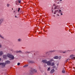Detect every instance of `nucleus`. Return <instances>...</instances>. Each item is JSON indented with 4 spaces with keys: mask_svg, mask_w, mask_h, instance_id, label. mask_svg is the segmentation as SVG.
Returning a JSON list of instances; mask_svg holds the SVG:
<instances>
[{
    "mask_svg": "<svg viewBox=\"0 0 75 75\" xmlns=\"http://www.w3.org/2000/svg\"><path fill=\"white\" fill-rule=\"evenodd\" d=\"M59 8V6L58 5H56L55 4H54L53 5L52 9V10H54V14H55L57 13H60L61 15H63L62 12L61 11V10H58V9Z\"/></svg>",
    "mask_w": 75,
    "mask_h": 75,
    "instance_id": "1",
    "label": "nucleus"
},
{
    "mask_svg": "<svg viewBox=\"0 0 75 75\" xmlns=\"http://www.w3.org/2000/svg\"><path fill=\"white\" fill-rule=\"evenodd\" d=\"M10 58V54H8L7 55H4L3 56V58L5 59H6L7 58V57Z\"/></svg>",
    "mask_w": 75,
    "mask_h": 75,
    "instance_id": "2",
    "label": "nucleus"
},
{
    "mask_svg": "<svg viewBox=\"0 0 75 75\" xmlns=\"http://www.w3.org/2000/svg\"><path fill=\"white\" fill-rule=\"evenodd\" d=\"M14 56L12 54H10V60H14Z\"/></svg>",
    "mask_w": 75,
    "mask_h": 75,
    "instance_id": "3",
    "label": "nucleus"
},
{
    "mask_svg": "<svg viewBox=\"0 0 75 75\" xmlns=\"http://www.w3.org/2000/svg\"><path fill=\"white\" fill-rule=\"evenodd\" d=\"M37 70H36L35 69H33L32 71H31V72L30 73L31 74H33V72H35V73H36L37 72Z\"/></svg>",
    "mask_w": 75,
    "mask_h": 75,
    "instance_id": "4",
    "label": "nucleus"
},
{
    "mask_svg": "<svg viewBox=\"0 0 75 75\" xmlns=\"http://www.w3.org/2000/svg\"><path fill=\"white\" fill-rule=\"evenodd\" d=\"M46 64H47V65H48V66H51V63L50 61H47Z\"/></svg>",
    "mask_w": 75,
    "mask_h": 75,
    "instance_id": "5",
    "label": "nucleus"
},
{
    "mask_svg": "<svg viewBox=\"0 0 75 75\" xmlns=\"http://www.w3.org/2000/svg\"><path fill=\"white\" fill-rule=\"evenodd\" d=\"M18 3H21V0H17L16 1L15 3L16 4V5H17Z\"/></svg>",
    "mask_w": 75,
    "mask_h": 75,
    "instance_id": "6",
    "label": "nucleus"
},
{
    "mask_svg": "<svg viewBox=\"0 0 75 75\" xmlns=\"http://www.w3.org/2000/svg\"><path fill=\"white\" fill-rule=\"evenodd\" d=\"M0 65H2V66L3 67H4L5 66H6V63H0Z\"/></svg>",
    "mask_w": 75,
    "mask_h": 75,
    "instance_id": "7",
    "label": "nucleus"
},
{
    "mask_svg": "<svg viewBox=\"0 0 75 75\" xmlns=\"http://www.w3.org/2000/svg\"><path fill=\"white\" fill-rule=\"evenodd\" d=\"M28 63H30V64L34 63V62L33 61L29 60L28 61Z\"/></svg>",
    "mask_w": 75,
    "mask_h": 75,
    "instance_id": "8",
    "label": "nucleus"
},
{
    "mask_svg": "<svg viewBox=\"0 0 75 75\" xmlns=\"http://www.w3.org/2000/svg\"><path fill=\"white\" fill-rule=\"evenodd\" d=\"M54 72H55V70L53 69L51 71L50 73V74H53Z\"/></svg>",
    "mask_w": 75,
    "mask_h": 75,
    "instance_id": "9",
    "label": "nucleus"
},
{
    "mask_svg": "<svg viewBox=\"0 0 75 75\" xmlns=\"http://www.w3.org/2000/svg\"><path fill=\"white\" fill-rule=\"evenodd\" d=\"M42 62H43L44 64H47V61L46 60H42Z\"/></svg>",
    "mask_w": 75,
    "mask_h": 75,
    "instance_id": "10",
    "label": "nucleus"
},
{
    "mask_svg": "<svg viewBox=\"0 0 75 75\" xmlns=\"http://www.w3.org/2000/svg\"><path fill=\"white\" fill-rule=\"evenodd\" d=\"M3 54V52L2 51H0V57Z\"/></svg>",
    "mask_w": 75,
    "mask_h": 75,
    "instance_id": "11",
    "label": "nucleus"
},
{
    "mask_svg": "<svg viewBox=\"0 0 75 75\" xmlns=\"http://www.w3.org/2000/svg\"><path fill=\"white\" fill-rule=\"evenodd\" d=\"M55 65V63L54 62H52L51 63V64L50 65L51 66H52V67H53V66H54Z\"/></svg>",
    "mask_w": 75,
    "mask_h": 75,
    "instance_id": "12",
    "label": "nucleus"
},
{
    "mask_svg": "<svg viewBox=\"0 0 75 75\" xmlns=\"http://www.w3.org/2000/svg\"><path fill=\"white\" fill-rule=\"evenodd\" d=\"M53 58L54 59H58V56H56L53 57Z\"/></svg>",
    "mask_w": 75,
    "mask_h": 75,
    "instance_id": "13",
    "label": "nucleus"
},
{
    "mask_svg": "<svg viewBox=\"0 0 75 75\" xmlns=\"http://www.w3.org/2000/svg\"><path fill=\"white\" fill-rule=\"evenodd\" d=\"M3 21V19L2 18L0 19V24H1V23H2Z\"/></svg>",
    "mask_w": 75,
    "mask_h": 75,
    "instance_id": "14",
    "label": "nucleus"
},
{
    "mask_svg": "<svg viewBox=\"0 0 75 75\" xmlns=\"http://www.w3.org/2000/svg\"><path fill=\"white\" fill-rule=\"evenodd\" d=\"M56 2L57 4H59L60 3V1H59V0H57Z\"/></svg>",
    "mask_w": 75,
    "mask_h": 75,
    "instance_id": "15",
    "label": "nucleus"
},
{
    "mask_svg": "<svg viewBox=\"0 0 75 75\" xmlns=\"http://www.w3.org/2000/svg\"><path fill=\"white\" fill-rule=\"evenodd\" d=\"M65 68H63V70L62 71V73H65Z\"/></svg>",
    "mask_w": 75,
    "mask_h": 75,
    "instance_id": "16",
    "label": "nucleus"
},
{
    "mask_svg": "<svg viewBox=\"0 0 75 75\" xmlns=\"http://www.w3.org/2000/svg\"><path fill=\"white\" fill-rule=\"evenodd\" d=\"M54 61V59L53 58L50 59V62H52V61Z\"/></svg>",
    "mask_w": 75,
    "mask_h": 75,
    "instance_id": "17",
    "label": "nucleus"
},
{
    "mask_svg": "<svg viewBox=\"0 0 75 75\" xmlns=\"http://www.w3.org/2000/svg\"><path fill=\"white\" fill-rule=\"evenodd\" d=\"M9 63H10V61H6L5 64H9Z\"/></svg>",
    "mask_w": 75,
    "mask_h": 75,
    "instance_id": "18",
    "label": "nucleus"
},
{
    "mask_svg": "<svg viewBox=\"0 0 75 75\" xmlns=\"http://www.w3.org/2000/svg\"><path fill=\"white\" fill-rule=\"evenodd\" d=\"M10 52H13L14 51V50H13V49H11L10 50Z\"/></svg>",
    "mask_w": 75,
    "mask_h": 75,
    "instance_id": "19",
    "label": "nucleus"
},
{
    "mask_svg": "<svg viewBox=\"0 0 75 75\" xmlns=\"http://www.w3.org/2000/svg\"><path fill=\"white\" fill-rule=\"evenodd\" d=\"M68 60L69 61V60H70V59H68L66 60H65V62H67V61H68Z\"/></svg>",
    "mask_w": 75,
    "mask_h": 75,
    "instance_id": "20",
    "label": "nucleus"
},
{
    "mask_svg": "<svg viewBox=\"0 0 75 75\" xmlns=\"http://www.w3.org/2000/svg\"><path fill=\"white\" fill-rule=\"evenodd\" d=\"M0 37L1 38H2V39H4V38L2 35H0Z\"/></svg>",
    "mask_w": 75,
    "mask_h": 75,
    "instance_id": "21",
    "label": "nucleus"
},
{
    "mask_svg": "<svg viewBox=\"0 0 75 75\" xmlns=\"http://www.w3.org/2000/svg\"><path fill=\"white\" fill-rule=\"evenodd\" d=\"M18 42H20V41H21V39H18Z\"/></svg>",
    "mask_w": 75,
    "mask_h": 75,
    "instance_id": "22",
    "label": "nucleus"
},
{
    "mask_svg": "<svg viewBox=\"0 0 75 75\" xmlns=\"http://www.w3.org/2000/svg\"><path fill=\"white\" fill-rule=\"evenodd\" d=\"M75 56L74 55V54H71L70 56V57H74Z\"/></svg>",
    "mask_w": 75,
    "mask_h": 75,
    "instance_id": "23",
    "label": "nucleus"
},
{
    "mask_svg": "<svg viewBox=\"0 0 75 75\" xmlns=\"http://www.w3.org/2000/svg\"><path fill=\"white\" fill-rule=\"evenodd\" d=\"M71 59L73 60H74V59H75V57H72L71 58Z\"/></svg>",
    "mask_w": 75,
    "mask_h": 75,
    "instance_id": "24",
    "label": "nucleus"
},
{
    "mask_svg": "<svg viewBox=\"0 0 75 75\" xmlns=\"http://www.w3.org/2000/svg\"><path fill=\"white\" fill-rule=\"evenodd\" d=\"M21 52V51L20 50H19V51H16V52H17V53H18V52Z\"/></svg>",
    "mask_w": 75,
    "mask_h": 75,
    "instance_id": "25",
    "label": "nucleus"
},
{
    "mask_svg": "<svg viewBox=\"0 0 75 75\" xmlns=\"http://www.w3.org/2000/svg\"><path fill=\"white\" fill-rule=\"evenodd\" d=\"M50 67L48 68L47 69L48 71H50Z\"/></svg>",
    "mask_w": 75,
    "mask_h": 75,
    "instance_id": "26",
    "label": "nucleus"
},
{
    "mask_svg": "<svg viewBox=\"0 0 75 75\" xmlns=\"http://www.w3.org/2000/svg\"><path fill=\"white\" fill-rule=\"evenodd\" d=\"M10 6V4H7V5H6V6L7 7H9Z\"/></svg>",
    "mask_w": 75,
    "mask_h": 75,
    "instance_id": "27",
    "label": "nucleus"
},
{
    "mask_svg": "<svg viewBox=\"0 0 75 75\" xmlns=\"http://www.w3.org/2000/svg\"><path fill=\"white\" fill-rule=\"evenodd\" d=\"M58 52H63L62 50H59Z\"/></svg>",
    "mask_w": 75,
    "mask_h": 75,
    "instance_id": "28",
    "label": "nucleus"
},
{
    "mask_svg": "<svg viewBox=\"0 0 75 75\" xmlns=\"http://www.w3.org/2000/svg\"><path fill=\"white\" fill-rule=\"evenodd\" d=\"M28 67V65H25L23 67Z\"/></svg>",
    "mask_w": 75,
    "mask_h": 75,
    "instance_id": "29",
    "label": "nucleus"
},
{
    "mask_svg": "<svg viewBox=\"0 0 75 75\" xmlns=\"http://www.w3.org/2000/svg\"><path fill=\"white\" fill-rule=\"evenodd\" d=\"M20 65V63H18L17 64V65L18 66V65Z\"/></svg>",
    "mask_w": 75,
    "mask_h": 75,
    "instance_id": "30",
    "label": "nucleus"
},
{
    "mask_svg": "<svg viewBox=\"0 0 75 75\" xmlns=\"http://www.w3.org/2000/svg\"><path fill=\"white\" fill-rule=\"evenodd\" d=\"M30 52H26V54H27L28 53H30Z\"/></svg>",
    "mask_w": 75,
    "mask_h": 75,
    "instance_id": "31",
    "label": "nucleus"
},
{
    "mask_svg": "<svg viewBox=\"0 0 75 75\" xmlns=\"http://www.w3.org/2000/svg\"><path fill=\"white\" fill-rule=\"evenodd\" d=\"M1 47H2V45L0 44V48H1Z\"/></svg>",
    "mask_w": 75,
    "mask_h": 75,
    "instance_id": "32",
    "label": "nucleus"
},
{
    "mask_svg": "<svg viewBox=\"0 0 75 75\" xmlns=\"http://www.w3.org/2000/svg\"><path fill=\"white\" fill-rule=\"evenodd\" d=\"M20 8H18V11L19 12L20 11Z\"/></svg>",
    "mask_w": 75,
    "mask_h": 75,
    "instance_id": "33",
    "label": "nucleus"
},
{
    "mask_svg": "<svg viewBox=\"0 0 75 75\" xmlns=\"http://www.w3.org/2000/svg\"><path fill=\"white\" fill-rule=\"evenodd\" d=\"M59 59H61V56H59Z\"/></svg>",
    "mask_w": 75,
    "mask_h": 75,
    "instance_id": "34",
    "label": "nucleus"
},
{
    "mask_svg": "<svg viewBox=\"0 0 75 75\" xmlns=\"http://www.w3.org/2000/svg\"><path fill=\"white\" fill-rule=\"evenodd\" d=\"M65 52H66V51H64V52H62L63 53H65Z\"/></svg>",
    "mask_w": 75,
    "mask_h": 75,
    "instance_id": "35",
    "label": "nucleus"
},
{
    "mask_svg": "<svg viewBox=\"0 0 75 75\" xmlns=\"http://www.w3.org/2000/svg\"><path fill=\"white\" fill-rule=\"evenodd\" d=\"M60 1H62V0H59Z\"/></svg>",
    "mask_w": 75,
    "mask_h": 75,
    "instance_id": "36",
    "label": "nucleus"
},
{
    "mask_svg": "<svg viewBox=\"0 0 75 75\" xmlns=\"http://www.w3.org/2000/svg\"><path fill=\"white\" fill-rule=\"evenodd\" d=\"M54 11H53V10H52V13H53V12Z\"/></svg>",
    "mask_w": 75,
    "mask_h": 75,
    "instance_id": "37",
    "label": "nucleus"
},
{
    "mask_svg": "<svg viewBox=\"0 0 75 75\" xmlns=\"http://www.w3.org/2000/svg\"><path fill=\"white\" fill-rule=\"evenodd\" d=\"M15 17H16V18H18V17H17L16 16H15Z\"/></svg>",
    "mask_w": 75,
    "mask_h": 75,
    "instance_id": "38",
    "label": "nucleus"
},
{
    "mask_svg": "<svg viewBox=\"0 0 75 75\" xmlns=\"http://www.w3.org/2000/svg\"><path fill=\"white\" fill-rule=\"evenodd\" d=\"M1 60V59L0 58V61Z\"/></svg>",
    "mask_w": 75,
    "mask_h": 75,
    "instance_id": "39",
    "label": "nucleus"
},
{
    "mask_svg": "<svg viewBox=\"0 0 75 75\" xmlns=\"http://www.w3.org/2000/svg\"><path fill=\"white\" fill-rule=\"evenodd\" d=\"M57 16H59V15L57 14Z\"/></svg>",
    "mask_w": 75,
    "mask_h": 75,
    "instance_id": "40",
    "label": "nucleus"
},
{
    "mask_svg": "<svg viewBox=\"0 0 75 75\" xmlns=\"http://www.w3.org/2000/svg\"><path fill=\"white\" fill-rule=\"evenodd\" d=\"M54 51H52V52H53Z\"/></svg>",
    "mask_w": 75,
    "mask_h": 75,
    "instance_id": "41",
    "label": "nucleus"
},
{
    "mask_svg": "<svg viewBox=\"0 0 75 75\" xmlns=\"http://www.w3.org/2000/svg\"><path fill=\"white\" fill-rule=\"evenodd\" d=\"M47 53H48V52H46V54H47Z\"/></svg>",
    "mask_w": 75,
    "mask_h": 75,
    "instance_id": "42",
    "label": "nucleus"
},
{
    "mask_svg": "<svg viewBox=\"0 0 75 75\" xmlns=\"http://www.w3.org/2000/svg\"><path fill=\"white\" fill-rule=\"evenodd\" d=\"M12 10H13V8H12Z\"/></svg>",
    "mask_w": 75,
    "mask_h": 75,
    "instance_id": "43",
    "label": "nucleus"
},
{
    "mask_svg": "<svg viewBox=\"0 0 75 75\" xmlns=\"http://www.w3.org/2000/svg\"><path fill=\"white\" fill-rule=\"evenodd\" d=\"M1 25V24H0V25Z\"/></svg>",
    "mask_w": 75,
    "mask_h": 75,
    "instance_id": "44",
    "label": "nucleus"
},
{
    "mask_svg": "<svg viewBox=\"0 0 75 75\" xmlns=\"http://www.w3.org/2000/svg\"><path fill=\"white\" fill-rule=\"evenodd\" d=\"M14 12H15V11H14Z\"/></svg>",
    "mask_w": 75,
    "mask_h": 75,
    "instance_id": "45",
    "label": "nucleus"
},
{
    "mask_svg": "<svg viewBox=\"0 0 75 75\" xmlns=\"http://www.w3.org/2000/svg\"><path fill=\"white\" fill-rule=\"evenodd\" d=\"M54 16L55 17V16Z\"/></svg>",
    "mask_w": 75,
    "mask_h": 75,
    "instance_id": "46",
    "label": "nucleus"
},
{
    "mask_svg": "<svg viewBox=\"0 0 75 75\" xmlns=\"http://www.w3.org/2000/svg\"><path fill=\"white\" fill-rule=\"evenodd\" d=\"M54 67H53V68H54Z\"/></svg>",
    "mask_w": 75,
    "mask_h": 75,
    "instance_id": "47",
    "label": "nucleus"
}]
</instances>
